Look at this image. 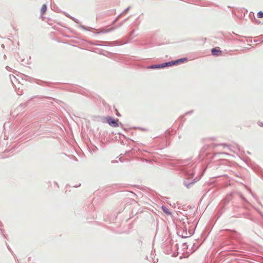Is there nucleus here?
Masks as SVG:
<instances>
[{
    "label": "nucleus",
    "mask_w": 263,
    "mask_h": 263,
    "mask_svg": "<svg viewBox=\"0 0 263 263\" xmlns=\"http://www.w3.org/2000/svg\"><path fill=\"white\" fill-rule=\"evenodd\" d=\"M106 120H107V123L111 126L112 127H118L119 126V124H118V120H115V119L114 118H112L111 117H107L106 118Z\"/></svg>",
    "instance_id": "f257e3e1"
},
{
    "label": "nucleus",
    "mask_w": 263,
    "mask_h": 263,
    "mask_svg": "<svg viewBox=\"0 0 263 263\" xmlns=\"http://www.w3.org/2000/svg\"><path fill=\"white\" fill-rule=\"evenodd\" d=\"M187 59L186 58H182V59H179L177 60L169 62L167 63H168V66H173L174 65L179 64L181 63H183L184 62L187 61Z\"/></svg>",
    "instance_id": "f03ea898"
},
{
    "label": "nucleus",
    "mask_w": 263,
    "mask_h": 263,
    "mask_svg": "<svg viewBox=\"0 0 263 263\" xmlns=\"http://www.w3.org/2000/svg\"><path fill=\"white\" fill-rule=\"evenodd\" d=\"M168 63H164L161 64L159 65H153L151 66L148 67V68H152V69H159V68H163L166 67H168Z\"/></svg>",
    "instance_id": "7ed1b4c3"
},
{
    "label": "nucleus",
    "mask_w": 263,
    "mask_h": 263,
    "mask_svg": "<svg viewBox=\"0 0 263 263\" xmlns=\"http://www.w3.org/2000/svg\"><path fill=\"white\" fill-rule=\"evenodd\" d=\"M212 53L214 56H219L221 54V51L218 47L213 48L211 50Z\"/></svg>",
    "instance_id": "20e7f679"
},
{
    "label": "nucleus",
    "mask_w": 263,
    "mask_h": 263,
    "mask_svg": "<svg viewBox=\"0 0 263 263\" xmlns=\"http://www.w3.org/2000/svg\"><path fill=\"white\" fill-rule=\"evenodd\" d=\"M47 10V6L45 4H44L41 8V13L42 14H44Z\"/></svg>",
    "instance_id": "39448f33"
},
{
    "label": "nucleus",
    "mask_w": 263,
    "mask_h": 263,
    "mask_svg": "<svg viewBox=\"0 0 263 263\" xmlns=\"http://www.w3.org/2000/svg\"><path fill=\"white\" fill-rule=\"evenodd\" d=\"M162 209L163 211L167 215H170L171 213L170 211L165 206H162Z\"/></svg>",
    "instance_id": "423d86ee"
},
{
    "label": "nucleus",
    "mask_w": 263,
    "mask_h": 263,
    "mask_svg": "<svg viewBox=\"0 0 263 263\" xmlns=\"http://www.w3.org/2000/svg\"><path fill=\"white\" fill-rule=\"evenodd\" d=\"M257 16L259 18L263 17V12L262 11H259V12H258Z\"/></svg>",
    "instance_id": "0eeeda50"
},
{
    "label": "nucleus",
    "mask_w": 263,
    "mask_h": 263,
    "mask_svg": "<svg viewBox=\"0 0 263 263\" xmlns=\"http://www.w3.org/2000/svg\"><path fill=\"white\" fill-rule=\"evenodd\" d=\"M116 115L118 116H120L119 112H118V111L117 109H116Z\"/></svg>",
    "instance_id": "6e6552de"
}]
</instances>
